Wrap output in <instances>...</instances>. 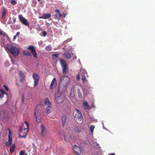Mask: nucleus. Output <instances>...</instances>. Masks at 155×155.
<instances>
[{"mask_svg": "<svg viewBox=\"0 0 155 155\" xmlns=\"http://www.w3.org/2000/svg\"><path fill=\"white\" fill-rule=\"evenodd\" d=\"M6 48L8 51L14 56H17L19 53V49L12 44H8Z\"/></svg>", "mask_w": 155, "mask_h": 155, "instance_id": "obj_1", "label": "nucleus"}, {"mask_svg": "<svg viewBox=\"0 0 155 155\" xmlns=\"http://www.w3.org/2000/svg\"><path fill=\"white\" fill-rule=\"evenodd\" d=\"M70 79L67 76L62 77L60 80V83L62 84L63 87L66 88L69 82Z\"/></svg>", "mask_w": 155, "mask_h": 155, "instance_id": "obj_2", "label": "nucleus"}, {"mask_svg": "<svg viewBox=\"0 0 155 155\" xmlns=\"http://www.w3.org/2000/svg\"><path fill=\"white\" fill-rule=\"evenodd\" d=\"M44 103L45 105L46 106L45 108L46 113L47 114H49L51 112V110L52 108V106L48 98L46 97L45 98Z\"/></svg>", "mask_w": 155, "mask_h": 155, "instance_id": "obj_3", "label": "nucleus"}, {"mask_svg": "<svg viewBox=\"0 0 155 155\" xmlns=\"http://www.w3.org/2000/svg\"><path fill=\"white\" fill-rule=\"evenodd\" d=\"M61 65L62 68L63 73L65 74L68 71L67 64L64 60L61 59L60 60Z\"/></svg>", "mask_w": 155, "mask_h": 155, "instance_id": "obj_4", "label": "nucleus"}, {"mask_svg": "<svg viewBox=\"0 0 155 155\" xmlns=\"http://www.w3.org/2000/svg\"><path fill=\"white\" fill-rule=\"evenodd\" d=\"M18 17L20 21L25 26L29 28V21L24 18L22 15H19Z\"/></svg>", "mask_w": 155, "mask_h": 155, "instance_id": "obj_5", "label": "nucleus"}, {"mask_svg": "<svg viewBox=\"0 0 155 155\" xmlns=\"http://www.w3.org/2000/svg\"><path fill=\"white\" fill-rule=\"evenodd\" d=\"M75 110L76 112L74 116L75 118L78 121L81 120L83 117L80 111L78 109H75Z\"/></svg>", "mask_w": 155, "mask_h": 155, "instance_id": "obj_6", "label": "nucleus"}, {"mask_svg": "<svg viewBox=\"0 0 155 155\" xmlns=\"http://www.w3.org/2000/svg\"><path fill=\"white\" fill-rule=\"evenodd\" d=\"M32 77L34 80V87L37 86L38 84V81L40 79V77L38 74L33 73L32 74Z\"/></svg>", "mask_w": 155, "mask_h": 155, "instance_id": "obj_7", "label": "nucleus"}, {"mask_svg": "<svg viewBox=\"0 0 155 155\" xmlns=\"http://www.w3.org/2000/svg\"><path fill=\"white\" fill-rule=\"evenodd\" d=\"M72 149L75 154L79 155L81 154L82 149L78 146L74 145Z\"/></svg>", "mask_w": 155, "mask_h": 155, "instance_id": "obj_8", "label": "nucleus"}, {"mask_svg": "<svg viewBox=\"0 0 155 155\" xmlns=\"http://www.w3.org/2000/svg\"><path fill=\"white\" fill-rule=\"evenodd\" d=\"M8 129L9 131L8 140V141L6 143V146L8 147L12 143V131L9 128H8Z\"/></svg>", "mask_w": 155, "mask_h": 155, "instance_id": "obj_9", "label": "nucleus"}, {"mask_svg": "<svg viewBox=\"0 0 155 155\" xmlns=\"http://www.w3.org/2000/svg\"><path fill=\"white\" fill-rule=\"evenodd\" d=\"M34 114L36 117L37 122L38 123H40L41 121V119L40 117L39 116L40 114H39L38 110L37 107L35 108Z\"/></svg>", "mask_w": 155, "mask_h": 155, "instance_id": "obj_10", "label": "nucleus"}, {"mask_svg": "<svg viewBox=\"0 0 155 155\" xmlns=\"http://www.w3.org/2000/svg\"><path fill=\"white\" fill-rule=\"evenodd\" d=\"M28 49L31 51V53L35 58H37V53L34 47L32 45H30L28 47Z\"/></svg>", "mask_w": 155, "mask_h": 155, "instance_id": "obj_11", "label": "nucleus"}, {"mask_svg": "<svg viewBox=\"0 0 155 155\" xmlns=\"http://www.w3.org/2000/svg\"><path fill=\"white\" fill-rule=\"evenodd\" d=\"M55 100L57 103H62L64 100L63 97H61V95H58V94L55 95Z\"/></svg>", "mask_w": 155, "mask_h": 155, "instance_id": "obj_12", "label": "nucleus"}, {"mask_svg": "<svg viewBox=\"0 0 155 155\" xmlns=\"http://www.w3.org/2000/svg\"><path fill=\"white\" fill-rule=\"evenodd\" d=\"M26 124L27 126V128H26L24 129V130L25 131L27 129H28L27 132L26 133H25V135H21L20 134H19L18 135V137L19 138H25L26 137V135L28 134V128L29 127V124L28 123L27 121H25L24 122Z\"/></svg>", "mask_w": 155, "mask_h": 155, "instance_id": "obj_13", "label": "nucleus"}, {"mask_svg": "<svg viewBox=\"0 0 155 155\" xmlns=\"http://www.w3.org/2000/svg\"><path fill=\"white\" fill-rule=\"evenodd\" d=\"M41 135L42 136L45 137L47 134V132L44 125H41Z\"/></svg>", "mask_w": 155, "mask_h": 155, "instance_id": "obj_14", "label": "nucleus"}, {"mask_svg": "<svg viewBox=\"0 0 155 155\" xmlns=\"http://www.w3.org/2000/svg\"><path fill=\"white\" fill-rule=\"evenodd\" d=\"M57 84L56 79L55 78H54L52 81L50 86V88L52 90L55 87V85Z\"/></svg>", "mask_w": 155, "mask_h": 155, "instance_id": "obj_15", "label": "nucleus"}, {"mask_svg": "<svg viewBox=\"0 0 155 155\" xmlns=\"http://www.w3.org/2000/svg\"><path fill=\"white\" fill-rule=\"evenodd\" d=\"M51 15L50 13L48 14H44L42 16L39 17L40 18L46 19L49 18H51Z\"/></svg>", "mask_w": 155, "mask_h": 155, "instance_id": "obj_16", "label": "nucleus"}, {"mask_svg": "<svg viewBox=\"0 0 155 155\" xmlns=\"http://www.w3.org/2000/svg\"><path fill=\"white\" fill-rule=\"evenodd\" d=\"M63 55L65 58L68 59H70L71 57L70 53L67 51L65 52L63 54Z\"/></svg>", "mask_w": 155, "mask_h": 155, "instance_id": "obj_17", "label": "nucleus"}, {"mask_svg": "<svg viewBox=\"0 0 155 155\" xmlns=\"http://www.w3.org/2000/svg\"><path fill=\"white\" fill-rule=\"evenodd\" d=\"M5 94L7 97H8V94L7 93L5 92V91L3 89L0 90V98H2L4 97V95Z\"/></svg>", "mask_w": 155, "mask_h": 155, "instance_id": "obj_18", "label": "nucleus"}, {"mask_svg": "<svg viewBox=\"0 0 155 155\" xmlns=\"http://www.w3.org/2000/svg\"><path fill=\"white\" fill-rule=\"evenodd\" d=\"M62 125L64 126L66 124V117L65 116H62L61 117Z\"/></svg>", "mask_w": 155, "mask_h": 155, "instance_id": "obj_19", "label": "nucleus"}, {"mask_svg": "<svg viewBox=\"0 0 155 155\" xmlns=\"http://www.w3.org/2000/svg\"><path fill=\"white\" fill-rule=\"evenodd\" d=\"M15 146L14 144H12L11 146L10 147V150L11 153H13L14 152L15 150Z\"/></svg>", "mask_w": 155, "mask_h": 155, "instance_id": "obj_20", "label": "nucleus"}, {"mask_svg": "<svg viewBox=\"0 0 155 155\" xmlns=\"http://www.w3.org/2000/svg\"><path fill=\"white\" fill-rule=\"evenodd\" d=\"M19 75L20 78H25L26 75L25 74L22 72V71H20L19 73Z\"/></svg>", "mask_w": 155, "mask_h": 155, "instance_id": "obj_21", "label": "nucleus"}, {"mask_svg": "<svg viewBox=\"0 0 155 155\" xmlns=\"http://www.w3.org/2000/svg\"><path fill=\"white\" fill-rule=\"evenodd\" d=\"M6 12L7 11L3 9L2 10V18L3 19H4L5 18Z\"/></svg>", "mask_w": 155, "mask_h": 155, "instance_id": "obj_22", "label": "nucleus"}, {"mask_svg": "<svg viewBox=\"0 0 155 155\" xmlns=\"http://www.w3.org/2000/svg\"><path fill=\"white\" fill-rule=\"evenodd\" d=\"M0 35H3V37H8V35L4 32L2 31H0Z\"/></svg>", "mask_w": 155, "mask_h": 155, "instance_id": "obj_23", "label": "nucleus"}, {"mask_svg": "<svg viewBox=\"0 0 155 155\" xmlns=\"http://www.w3.org/2000/svg\"><path fill=\"white\" fill-rule=\"evenodd\" d=\"M81 80L83 82V83L84 84L85 82L87 81V80L86 79L85 76L84 75H82Z\"/></svg>", "mask_w": 155, "mask_h": 155, "instance_id": "obj_24", "label": "nucleus"}, {"mask_svg": "<svg viewBox=\"0 0 155 155\" xmlns=\"http://www.w3.org/2000/svg\"><path fill=\"white\" fill-rule=\"evenodd\" d=\"M45 49L46 50L48 51H51V45H49L47 46L45 48Z\"/></svg>", "mask_w": 155, "mask_h": 155, "instance_id": "obj_25", "label": "nucleus"}, {"mask_svg": "<svg viewBox=\"0 0 155 155\" xmlns=\"http://www.w3.org/2000/svg\"><path fill=\"white\" fill-rule=\"evenodd\" d=\"M55 12H57L58 14V15L59 17H61L62 14L60 12V11L59 9H56L55 10Z\"/></svg>", "mask_w": 155, "mask_h": 155, "instance_id": "obj_26", "label": "nucleus"}, {"mask_svg": "<svg viewBox=\"0 0 155 155\" xmlns=\"http://www.w3.org/2000/svg\"><path fill=\"white\" fill-rule=\"evenodd\" d=\"M94 128L95 127L94 125H91V126L90 127V131L91 133H93Z\"/></svg>", "mask_w": 155, "mask_h": 155, "instance_id": "obj_27", "label": "nucleus"}, {"mask_svg": "<svg viewBox=\"0 0 155 155\" xmlns=\"http://www.w3.org/2000/svg\"><path fill=\"white\" fill-rule=\"evenodd\" d=\"M59 54H54L51 55L52 58L54 59H55L56 58H57L59 56Z\"/></svg>", "mask_w": 155, "mask_h": 155, "instance_id": "obj_28", "label": "nucleus"}, {"mask_svg": "<svg viewBox=\"0 0 155 155\" xmlns=\"http://www.w3.org/2000/svg\"><path fill=\"white\" fill-rule=\"evenodd\" d=\"M61 17H59L58 15V14H56L54 15V18L55 19H57L58 20H60L61 18Z\"/></svg>", "mask_w": 155, "mask_h": 155, "instance_id": "obj_29", "label": "nucleus"}, {"mask_svg": "<svg viewBox=\"0 0 155 155\" xmlns=\"http://www.w3.org/2000/svg\"><path fill=\"white\" fill-rule=\"evenodd\" d=\"M11 3L12 5H15L17 4V2L15 0H11Z\"/></svg>", "mask_w": 155, "mask_h": 155, "instance_id": "obj_30", "label": "nucleus"}, {"mask_svg": "<svg viewBox=\"0 0 155 155\" xmlns=\"http://www.w3.org/2000/svg\"><path fill=\"white\" fill-rule=\"evenodd\" d=\"M77 91H78V95L79 97L80 98H81V97H82V94H81V92L80 90L79 89H78Z\"/></svg>", "mask_w": 155, "mask_h": 155, "instance_id": "obj_31", "label": "nucleus"}, {"mask_svg": "<svg viewBox=\"0 0 155 155\" xmlns=\"http://www.w3.org/2000/svg\"><path fill=\"white\" fill-rule=\"evenodd\" d=\"M60 137L62 139H64V140L65 141H66V138H65V135H64V134H61L60 135Z\"/></svg>", "mask_w": 155, "mask_h": 155, "instance_id": "obj_32", "label": "nucleus"}, {"mask_svg": "<svg viewBox=\"0 0 155 155\" xmlns=\"http://www.w3.org/2000/svg\"><path fill=\"white\" fill-rule=\"evenodd\" d=\"M32 4L33 7H35L37 4V1L36 0H33Z\"/></svg>", "mask_w": 155, "mask_h": 155, "instance_id": "obj_33", "label": "nucleus"}, {"mask_svg": "<svg viewBox=\"0 0 155 155\" xmlns=\"http://www.w3.org/2000/svg\"><path fill=\"white\" fill-rule=\"evenodd\" d=\"M20 78V82L21 83H23L24 81H26L25 78Z\"/></svg>", "mask_w": 155, "mask_h": 155, "instance_id": "obj_34", "label": "nucleus"}, {"mask_svg": "<svg viewBox=\"0 0 155 155\" xmlns=\"http://www.w3.org/2000/svg\"><path fill=\"white\" fill-rule=\"evenodd\" d=\"M84 106L85 107H89V105L88 104V103L87 102H84ZM87 109H88V108H87Z\"/></svg>", "mask_w": 155, "mask_h": 155, "instance_id": "obj_35", "label": "nucleus"}, {"mask_svg": "<svg viewBox=\"0 0 155 155\" xmlns=\"http://www.w3.org/2000/svg\"><path fill=\"white\" fill-rule=\"evenodd\" d=\"M24 54L27 56H31V54L30 52H27L26 53Z\"/></svg>", "mask_w": 155, "mask_h": 155, "instance_id": "obj_36", "label": "nucleus"}, {"mask_svg": "<svg viewBox=\"0 0 155 155\" xmlns=\"http://www.w3.org/2000/svg\"><path fill=\"white\" fill-rule=\"evenodd\" d=\"M25 153V151L21 150L20 152L19 155H24Z\"/></svg>", "mask_w": 155, "mask_h": 155, "instance_id": "obj_37", "label": "nucleus"}, {"mask_svg": "<svg viewBox=\"0 0 155 155\" xmlns=\"http://www.w3.org/2000/svg\"><path fill=\"white\" fill-rule=\"evenodd\" d=\"M3 87H4L5 89L7 91H8L9 88L8 87L5 85H3Z\"/></svg>", "mask_w": 155, "mask_h": 155, "instance_id": "obj_38", "label": "nucleus"}, {"mask_svg": "<svg viewBox=\"0 0 155 155\" xmlns=\"http://www.w3.org/2000/svg\"><path fill=\"white\" fill-rule=\"evenodd\" d=\"M42 34H43V36L44 37L46 36L47 34L46 32L45 31H42Z\"/></svg>", "mask_w": 155, "mask_h": 155, "instance_id": "obj_39", "label": "nucleus"}, {"mask_svg": "<svg viewBox=\"0 0 155 155\" xmlns=\"http://www.w3.org/2000/svg\"><path fill=\"white\" fill-rule=\"evenodd\" d=\"M81 71L84 74H85L87 73L86 71L84 69H82L81 70Z\"/></svg>", "mask_w": 155, "mask_h": 155, "instance_id": "obj_40", "label": "nucleus"}, {"mask_svg": "<svg viewBox=\"0 0 155 155\" xmlns=\"http://www.w3.org/2000/svg\"><path fill=\"white\" fill-rule=\"evenodd\" d=\"M77 80L78 81L80 80V77L79 76V75L78 74L77 76Z\"/></svg>", "mask_w": 155, "mask_h": 155, "instance_id": "obj_41", "label": "nucleus"}, {"mask_svg": "<svg viewBox=\"0 0 155 155\" xmlns=\"http://www.w3.org/2000/svg\"><path fill=\"white\" fill-rule=\"evenodd\" d=\"M12 19H13V23H15L16 21L15 18H13Z\"/></svg>", "mask_w": 155, "mask_h": 155, "instance_id": "obj_42", "label": "nucleus"}, {"mask_svg": "<svg viewBox=\"0 0 155 155\" xmlns=\"http://www.w3.org/2000/svg\"><path fill=\"white\" fill-rule=\"evenodd\" d=\"M53 23H54V24L55 25H56V26H57V24H58V22H55V21H54V22H53Z\"/></svg>", "mask_w": 155, "mask_h": 155, "instance_id": "obj_43", "label": "nucleus"}, {"mask_svg": "<svg viewBox=\"0 0 155 155\" xmlns=\"http://www.w3.org/2000/svg\"><path fill=\"white\" fill-rule=\"evenodd\" d=\"M19 34H20V32H18L17 33H16V35L17 36H18V37H19Z\"/></svg>", "mask_w": 155, "mask_h": 155, "instance_id": "obj_44", "label": "nucleus"}, {"mask_svg": "<svg viewBox=\"0 0 155 155\" xmlns=\"http://www.w3.org/2000/svg\"><path fill=\"white\" fill-rule=\"evenodd\" d=\"M66 15H67L66 13L64 14H63V17L64 18L66 16Z\"/></svg>", "mask_w": 155, "mask_h": 155, "instance_id": "obj_45", "label": "nucleus"}, {"mask_svg": "<svg viewBox=\"0 0 155 155\" xmlns=\"http://www.w3.org/2000/svg\"><path fill=\"white\" fill-rule=\"evenodd\" d=\"M17 37V36L16 35H15L13 37V39H15Z\"/></svg>", "mask_w": 155, "mask_h": 155, "instance_id": "obj_46", "label": "nucleus"}, {"mask_svg": "<svg viewBox=\"0 0 155 155\" xmlns=\"http://www.w3.org/2000/svg\"><path fill=\"white\" fill-rule=\"evenodd\" d=\"M108 155H115V154L113 153H110L108 154Z\"/></svg>", "mask_w": 155, "mask_h": 155, "instance_id": "obj_47", "label": "nucleus"}, {"mask_svg": "<svg viewBox=\"0 0 155 155\" xmlns=\"http://www.w3.org/2000/svg\"><path fill=\"white\" fill-rule=\"evenodd\" d=\"M32 146H33V147L34 148H34H35V144H34V143H32Z\"/></svg>", "mask_w": 155, "mask_h": 155, "instance_id": "obj_48", "label": "nucleus"}, {"mask_svg": "<svg viewBox=\"0 0 155 155\" xmlns=\"http://www.w3.org/2000/svg\"><path fill=\"white\" fill-rule=\"evenodd\" d=\"M22 130V129L21 128L19 130V132H20V133H21V132Z\"/></svg>", "mask_w": 155, "mask_h": 155, "instance_id": "obj_49", "label": "nucleus"}, {"mask_svg": "<svg viewBox=\"0 0 155 155\" xmlns=\"http://www.w3.org/2000/svg\"><path fill=\"white\" fill-rule=\"evenodd\" d=\"M8 23L9 24H11V23L10 22H9V21H8Z\"/></svg>", "mask_w": 155, "mask_h": 155, "instance_id": "obj_50", "label": "nucleus"}, {"mask_svg": "<svg viewBox=\"0 0 155 155\" xmlns=\"http://www.w3.org/2000/svg\"><path fill=\"white\" fill-rule=\"evenodd\" d=\"M38 1V2H40V1H41V0H37Z\"/></svg>", "mask_w": 155, "mask_h": 155, "instance_id": "obj_51", "label": "nucleus"}, {"mask_svg": "<svg viewBox=\"0 0 155 155\" xmlns=\"http://www.w3.org/2000/svg\"><path fill=\"white\" fill-rule=\"evenodd\" d=\"M49 20H52V19H51V18H50L49 19Z\"/></svg>", "mask_w": 155, "mask_h": 155, "instance_id": "obj_52", "label": "nucleus"}, {"mask_svg": "<svg viewBox=\"0 0 155 155\" xmlns=\"http://www.w3.org/2000/svg\"><path fill=\"white\" fill-rule=\"evenodd\" d=\"M42 3V2H40V4H41Z\"/></svg>", "mask_w": 155, "mask_h": 155, "instance_id": "obj_53", "label": "nucleus"}]
</instances>
